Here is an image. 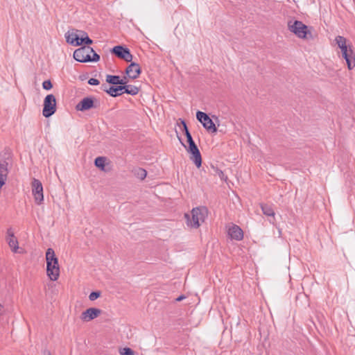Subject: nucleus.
Returning <instances> with one entry per match:
<instances>
[{"label": "nucleus", "instance_id": "obj_1", "mask_svg": "<svg viewBox=\"0 0 355 355\" xmlns=\"http://www.w3.org/2000/svg\"><path fill=\"white\" fill-rule=\"evenodd\" d=\"M181 123L182 125V130L184 132V135L187 137V143L189 144L188 147H187L182 141V144L187 149V152L191 155V159L194 162L196 166L199 168L202 164V157L200 152L195 144L191 133L189 131L188 127L187 125L186 122L184 120H181ZM180 141H181L180 138L178 137Z\"/></svg>", "mask_w": 355, "mask_h": 355}, {"label": "nucleus", "instance_id": "obj_2", "mask_svg": "<svg viewBox=\"0 0 355 355\" xmlns=\"http://www.w3.org/2000/svg\"><path fill=\"white\" fill-rule=\"evenodd\" d=\"M335 42L341 51L342 57L346 61L347 68L352 70L355 67V53L350 44L343 36L338 35L335 38Z\"/></svg>", "mask_w": 355, "mask_h": 355}, {"label": "nucleus", "instance_id": "obj_3", "mask_svg": "<svg viewBox=\"0 0 355 355\" xmlns=\"http://www.w3.org/2000/svg\"><path fill=\"white\" fill-rule=\"evenodd\" d=\"M46 275L52 281H56L60 275L58 259L52 248H48L46 252Z\"/></svg>", "mask_w": 355, "mask_h": 355}, {"label": "nucleus", "instance_id": "obj_4", "mask_svg": "<svg viewBox=\"0 0 355 355\" xmlns=\"http://www.w3.org/2000/svg\"><path fill=\"white\" fill-rule=\"evenodd\" d=\"M288 28L299 38L306 40H313L314 38L311 31L312 28H309L301 21H288Z\"/></svg>", "mask_w": 355, "mask_h": 355}, {"label": "nucleus", "instance_id": "obj_5", "mask_svg": "<svg viewBox=\"0 0 355 355\" xmlns=\"http://www.w3.org/2000/svg\"><path fill=\"white\" fill-rule=\"evenodd\" d=\"M207 216V209L205 207L193 208L191 211V218L189 214H185L188 226L194 228H198L205 221Z\"/></svg>", "mask_w": 355, "mask_h": 355}, {"label": "nucleus", "instance_id": "obj_6", "mask_svg": "<svg viewBox=\"0 0 355 355\" xmlns=\"http://www.w3.org/2000/svg\"><path fill=\"white\" fill-rule=\"evenodd\" d=\"M56 111V99L54 95H47L44 101L42 114L46 118L52 116Z\"/></svg>", "mask_w": 355, "mask_h": 355}, {"label": "nucleus", "instance_id": "obj_7", "mask_svg": "<svg viewBox=\"0 0 355 355\" xmlns=\"http://www.w3.org/2000/svg\"><path fill=\"white\" fill-rule=\"evenodd\" d=\"M94 52V49L89 46H84L77 49L73 52V58L80 62H89L90 54Z\"/></svg>", "mask_w": 355, "mask_h": 355}, {"label": "nucleus", "instance_id": "obj_8", "mask_svg": "<svg viewBox=\"0 0 355 355\" xmlns=\"http://www.w3.org/2000/svg\"><path fill=\"white\" fill-rule=\"evenodd\" d=\"M196 118L209 132L215 133L217 132L214 123L206 113L198 111L196 112Z\"/></svg>", "mask_w": 355, "mask_h": 355}, {"label": "nucleus", "instance_id": "obj_9", "mask_svg": "<svg viewBox=\"0 0 355 355\" xmlns=\"http://www.w3.org/2000/svg\"><path fill=\"white\" fill-rule=\"evenodd\" d=\"M110 51L118 58L123 60L126 62H131L132 60V55L131 54L129 49L124 46H115L111 49Z\"/></svg>", "mask_w": 355, "mask_h": 355}, {"label": "nucleus", "instance_id": "obj_10", "mask_svg": "<svg viewBox=\"0 0 355 355\" xmlns=\"http://www.w3.org/2000/svg\"><path fill=\"white\" fill-rule=\"evenodd\" d=\"M32 193L35 203L41 205L44 200L43 187L42 182L35 178L32 182Z\"/></svg>", "mask_w": 355, "mask_h": 355}, {"label": "nucleus", "instance_id": "obj_11", "mask_svg": "<svg viewBox=\"0 0 355 355\" xmlns=\"http://www.w3.org/2000/svg\"><path fill=\"white\" fill-rule=\"evenodd\" d=\"M98 106L95 103L94 97H85L83 98L76 105V109L78 111L84 112L92 108H96Z\"/></svg>", "mask_w": 355, "mask_h": 355}, {"label": "nucleus", "instance_id": "obj_12", "mask_svg": "<svg viewBox=\"0 0 355 355\" xmlns=\"http://www.w3.org/2000/svg\"><path fill=\"white\" fill-rule=\"evenodd\" d=\"M141 73V67L136 62H131L125 69V73L128 77L132 80L137 78Z\"/></svg>", "mask_w": 355, "mask_h": 355}, {"label": "nucleus", "instance_id": "obj_13", "mask_svg": "<svg viewBox=\"0 0 355 355\" xmlns=\"http://www.w3.org/2000/svg\"><path fill=\"white\" fill-rule=\"evenodd\" d=\"M101 313V310L97 308H89L81 314V319L84 321H90L97 318Z\"/></svg>", "mask_w": 355, "mask_h": 355}, {"label": "nucleus", "instance_id": "obj_14", "mask_svg": "<svg viewBox=\"0 0 355 355\" xmlns=\"http://www.w3.org/2000/svg\"><path fill=\"white\" fill-rule=\"evenodd\" d=\"M6 241L12 251L15 253L17 252L19 249L18 241L11 228L7 230Z\"/></svg>", "mask_w": 355, "mask_h": 355}, {"label": "nucleus", "instance_id": "obj_15", "mask_svg": "<svg viewBox=\"0 0 355 355\" xmlns=\"http://www.w3.org/2000/svg\"><path fill=\"white\" fill-rule=\"evenodd\" d=\"M228 234L232 239L241 241L243 239V232L242 229L236 225H232L228 230Z\"/></svg>", "mask_w": 355, "mask_h": 355}, {"label": "nucleus", "instance_id": "obj_16", "mask_svg": "<svg viewBox=\"0 0 355 355\" xmlns=\"http://www.w3.org/2000/svg\"><path fill=\"white\" fill-rule=\"evenodd\" d=\"M8 163L5 159H0V188L6 183L8 174Z\"/></svg>", "mask_w": 355, "mask_h": 355}, {"label": "nucleus", "instance_id": "obj_17", "mask_svg": "<svg viewBox=\"0 0 355 355\" xmlns=\"http://www.w3.org/2000/svg\"><path fill=\"white\" fill-rule=\"evenodd\" d=\"M66 40L67 43L74 46L81 45V42H79L78 30L76 29H73L71 32L69 31L66 34Z\"/></svg>", "mask_w": 355, "mask_h": 355}, {"label": "nucleus", "instance_id": "obj_18", "mask_svg": "<svg viewBox=\"0 0 355 355\" xmlns=\"http://www.w3.org/2000/svg\"><path fill=\"white\" fill-rule=\"evenodd\" d=\"M104 88L103 90L112 97H117L124 94V87L121 85L111 86L109 89L106 88L105 85H103Z\"/></svg>", "mask_w": 355, "mask_h": 355}, {"label": "nucleus", "instance_id": "obj_19", "mask_svg": "<svg viewBox=\"0 0 355 355\" xmlns=\"http://www.w3.org/2000/svg\"><path fill=\"white\" fill-rule=\"evenodd\" d=\"M78 33L79 35V42H81V44H85L88 46L93 43L92 40L88 37L86 32L78 30Z\"/></svg>", "mask_w": 355, "mask_h": 355}, {"label": "nucleus", "instance_id": "obj_20", "mask_svg": "<svg viewBox=\"0 0 355 355\" xmlns=\"http://www.w3.org/2000/svg\"><path fill=\"white\" fill-rule=\"evenodd\" d=\"M106 82L109 84L115 85H120L123 84V83H122V80H121V77L119 76L116 75H107Z\"/></svg>", "mask_w": 355, "mask_h": 355}, {"label": "nucleus", "instance_id": "obj_21", "mask_svg": "<svg viewBox=\"0 0 355 355\" xmlns=\"http://www.w3.org/2000/svg\"><path fill=\"white\" fill-rule=\"evenodd\" d=\"M261 208L263 214L267 216H274L275 211L272 207L268 204H261Z\"/></svg>", "mask_w": 355, "mask_h": 355}, {"label": "nucleus", "instance_id": "obj_22", "mask_svg": "<svg viewBox=\"0 0 355 355\" xmlns=\"http://www.w3.org/2000/svg\"><path fill=\"white\" fill-rule=\"evenodd\" d=\"M123 87H124V89H123L124 93L130 94L132 96L137 95L139 92V87H137L135 85H123Z\"/></svg>", "mask_w": 355, "mask_h": 355}, {"label": "nucleus", "instance_id": "obj_23", "mask_svg": "<svg viewBox=\"0 0 355 355\" xmlns=\"http://www.w3.org/2000/svg\"><path fill=\"white\" fill-rule=\"evenodd\" d=\"M105 162L106 157H98L94 160L95 166L100 168L103 171H107L105 169Z\"/></svg>", "mask_w": 355, "mask_h": 355}, {"label": "nucleus", "instance_id": "obj_24", "mask_svg": "<svg viewBox=\"0 0 355 355\" xmlns=\"http://www.w3.org/2000/svg\"><path fill=\"white\" fill-rule=\"evenodd\" d=\"M134 174L137 178L143 180L146 177L147 172L145 169L142 168H137L134 170Z\"/></svg>", "mask_w": 355, "mask_h": 355}, {"label": "nucleus", "instance_id": "obj_25", "mask_svg": "<svg viewBox=\"0 0 355 355\" xmlns=\"http://www.w3.org/2000/svg\"><path fill=\"white\" fill-rule=\"evenodd\" d=\"M121 355H135L134 351L129 347H124L120 350Z\"/></svg>", "mask_w": 355, "mask_h": 355}, {"label": "nucleus", "instance_id": "obj_26", "mask_svg": "<svg viewBox=\"0 0 355 355\" xmlns=\"http://www.w3.org/2000/svg\"><path fill=\"white\" fill-rule=\"evenodd\" d=\"M101 296L100 291H93L89 295V299L91 301H94Z\"/></svg>", "mask_w": 355, "mask_h": 355}, {"label": "nucleus", "instance_id": "obj_27", "mask_svg": "<svg viewBox=\"0 0 355 355\" xmlns=\"http://www.w3.org/2000/svg\"><path fill=\"white\" fill-rule=\"evenodd\" d=\"M42 87L44 89L49 90L53 87V85L50 80H47L43 82Z\"/></svg>", "mask_w": 355, "mask_h": 355}, {"label": "nucleus", "instance_id": "obj_28", "mask_svg": "<svg viewBox=\"0 0 355 355\" xmlns=\"http://www.w3.org/2000/svg\"><path fill=\"white\" fill-rule=\"evenodd\" d=\"M92 56L90 55V60L89 62H98L100 60V55L97 54L94 51L92 52Z\"/></svg>", "mask_w": 355, "mask_h": 355}, {"label": "nucleus", "instance_id": "obj_29", "mask_svg": "<svg viewBox=\"0 0 355 355\" xmlns=\"http://www.w3.org/2000/svg\"><path fill=\"white\" fill-rule=\"evenodd\" d=\"M100 82L98 80L96 79V78H90L88 80V84L89 85H99Z\"/></svg>", "mask_w": 355, "mask_h": 355}, {"label": "nucleus", "instance_id": "obj_30", "mask_svg": "<svg viewBox=\"0 0 355 355\" xmlns=\"http://www.w3.org/2000/svg\"><path fill=\"white\" fill-rule=\"evenodd\" d=\"M121 80H122V83H123V85H120L121 86L126 85L128 82L126 76H124L122 78H121Z\"/></svg>", "mask_w": 355, "mask_h": 355}, {"label": "nucleus", "instance_id": "obj_31", "mask_svg": "<svg viewBox=\"0 0 355 355\" xmlns=\"http://www.w3.org/2000/svg\"><path fill=\"white\" fill-rule=\"evenodd\" d=\"M184 298H185V296L182 295L179 296L178 297H177L175 300L177 302H180L181 300H182Z\"/></svg>", "mask_w": 355, "mask_h": 355}, {"label": "nucleus", "instance_id": "obj_32", "mask_svg": "<svg viewBox=\"0 0 355 355\" xmlns=\"http://www.w3.org/2000/svg\"><path fill=\"white\" fill-rule=\"evenodd\" d=\"M218 175H219V176H220V179H221V180H224V179H225V178H224V176H225V175H224V173H223V171H220L219 172Z\"/></svg>", "mask_w": 355, "mask_h": 355}, {"label": "nucleus", "instance_id": "obj_33", "mask_svg": "<svg viewBox=\"0 0 355 355\" xmlns=\"http://www.w3.org/2000/svg\"><path fill=\"white\" fill-rule=\"evenodd\" d=\"M44 355H51L49 352H45Z\"/></svg>", "mask_w": 355, "mask_h": 355}]
</instances>
